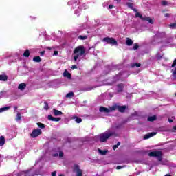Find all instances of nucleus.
Returning a JSON list of instances; mask_svg holds the SVG:
<instances>
[{"label":"nucleus","instance_id":"nucleus-1","mask_svg":"<svg viewBox=\"0 0 176 176\" xmlns=\"http://www.w3.org/2000/svg\"><path fill=\"white\" fill-rule=\"evenodd\" d=\"M86 54V48L83 45L77 46L73 52L74 60L76 61L79 58V57H82V56H85Z\"/></svg>","mask_w":176,"mask_h":176},{"label":"nucleus","instance_id":"nucleus-2","mask_svg":"<svg viewBox=\"0 0 176 176\" xmlns=\"http://www.w3.org/2000/svg\"><path fill=\"white\" fill-rule=\"evenodd\" d=\"M118 137V135L115 132H104L100 135V142H105L109 137Z\"/></svg>","mask_w":176,"mask_h":176},{"label":"nucleus","instance_id":"nucleus-3","mask_svg":"<svg viewBox=\"0 0 176 176\" xmlns=\"http://www.w3.org/2000/svg\"><path fill=\"white\" fill-rule=\"evenodd\" d=\"M148 156L150 157H157L159 162H162V156H163V153L160 151H152L148 153Z\"/></svg>","mask_w":176,"mask_h":176},{"label":"nucleus","instance_id":"nucleus-4","mask_svg":"<svg viewBox=\"0 0 176 176\" xmlns=\"http://www.w3.org/2000/svg\"><path fill=\"white\" fill-rule=\"evenodd\" d=\"M103 42H107L109 45H118V41L113 37H105Z\"/></svg>","mask_w":176,"mask_h":176},{"label":"nucleus","instance_id":"nucleus-5","mask_svg":"<svg viewBox=\"0 0 176 176\" xmlns=\"http://www.w3.org/2000/svg\"><path fill=\"white\" fill-rule=\"evenodd\" d=\"M73 171L76 173V176H83V170H82L80 168L79 165H78V164L74 165V167L73 168Z\"/></svg>","mask_w":176,"mask_h":176},{"label":"nucleus","instance_id":"nucleus-6","mask_svg":"<svg viewBox=\"0 0 176 176\" xmlns=\"http://www.w3.org/2000/svg\"><path fill=\"white\" fill-rule=\"evenodd\" d=\"M41 134H42V130L37 129L32 131L30 136L32 138H36V137H38V135H41Z\"/></svg>","mask_w":176,"mask_h":176},{"label":"nucleus","instance_id":"nucleus-7","mask_svg":"<svg viewBox=\"0 0 176 176\" xmlns=\"http://www.w3.org/2000/svg\"><path fill=\"white\" fill-rule=\"evenodd\" d=\"M48 120H50L51 122H60L61 120V118H55L53 117L52 115H49L47 117Z\"/></svg>","mask_w":176,"mask_h":176},{"label":"nucleus","instance_id":"nucleus-8","mask_svg":"<svg viewBox=\"0 0 176 176\" xmlns=\"http://www.w3.org/2000/svg\"><path fill=\"white\" fill-rule=\"evenodd\" d=\"M117 91L118 93H122L124 89V84L123 83H120L117 85Z\"/></svg>","mask_w":176,"mask_h":176},{"label":"nucleus","instance_id":"nucleus-9","mask_svg":"<svg viewBox=\"0 0 176 176\" xmlns=\"http://www.w3.org/2000/svg\"><path fill=\"white\" fill-rule=\"evenodd\" d=\"M99 111L103 113H109V112H111L109 109L102 106L100 107Z\"/></svg>","mask_w":176,"mask_h":176},{"label":"nucleus","instance_id":"nucleus-10","mask_svg":"<svg viewBox=\"0 0 176 176\" xmlns=\"http://www.w3.org/2000/svg\"><path fill=\"white\" fill-rule=\"evenodd\" d=\"M126 6H128V8H129V9H131L132 10H133V12H138V10L136 8H134V3L127 2L126 3Z\"/></svg>","mask_w":176,"mask_h":176},{"label":"nucleus","instance_id":"nucleus-11","mask_svg":"<svg viewBox=\"0 0 176 176\" xmlns=\"http://www.w3.org/2000/svg\"><path fill=\"white\" fill-rule=\"evenodd\" d=\"M143 21H148L150 24H153V20L149 16H143Z\"/></svg>","mask_w":176,"mask_h":176},{"label":"nucleus","instance_id":"nucleus-12","mask_svg":"<svg viewBox=\"0 0 176 176\" xmlns=\"http://www.w3.org/2000/svg\"><path fill=\"white\" fill-rule=\"evenodd\" d=\"M156 134H157L156 132H151L150 133H148L144 135V140H148V139L151 138V137L156 135Z\"/></svg>","mask_w":176,"mask_h":176},{"label":"nucleus","instance_id":"nucleus-13","mask_svg":"<svg viewBox=\"0 0 176 176\" xmlns=\"http://www.w3.org/2000/svg\"><path fill=\"white\" fill-rule=\"evenodd\" d=\"M8 77L6 74H0V80L1 82H7Z\"/></svg>","mask_w":176,"mask_h":176},{"label":"nucleus","instance_id":"nucleus-14","mask_svg":"<svg viewBox=\"0 0 176 176\" xmlns=\"http://www.w3.org/2000/svg\"><path fill=\"white\" fill-rule=\"evenodd\" d=\"M127 109V106L124 105V106H118V111L119 112H121V113H124V111Z\"/></svg>","mask_w":176,"mask_h":176},{"label":"nucleus","instance_id":"nucleus-15","mask_svg":"<svg viewBox=\"0 0 176 176\" xmlns=\"http://www.w3.org/2000/svg\"><path fill=\"white\" fill-rule=\"evenodd\" d=\"M63 76L65 78H67L68 79H71V78L72 77V76L71 75V74L69 72H68L67 71V69L65 70L64 73H63Z\"/></svg>","mask_w":176,"mask_h":176},{"label":"nucleus","instance_id":"nucleus-16","mask_svg":"<svg viewBox=\"0 0 176 176\" xmlns=\"http://www.w3.org/2000/svg\"><path fill=\"white\" fill-rule=\"evenodd\" d=\"M53 112H54V116H60L63 115L62 111H60L56 109H53Z\"/></svg>","mask_w":176,"mask_h":176},{"label":"nucleus","instance_id":"nucleus-17","mask_svg":"<svg viewBox=\"0 0 176 176\" xmlns=\"http://www.w3.org/2000/svg\"><path fill=\"white\" fill-rule=\"evenodd\" d=\"M25 87H27V84H25L24 82L19 84L18 86L19 90H24V89H25Z\"/></svg>","mask_w":176,"mask_h":176},{"label":"nucleus","instance_id":"nucleus-18","mask_svg":"<svg viewBox=\"0 0 176 176\" xmlns=\"http://www.w3.org/2000/svg\"><path fill=\"white\" fill-rule=\"evenodd\" d=\"M33 61H34V63H41L42 58H41V56H36L33 58Z\"/></svg>","mask_w":176,"mask_h":176},{"label":"nucleus","instance_id":"nucleus-19","mask_svg":"<svg viewBox=\"0 0 176 176\" xmlns=\"http://www.w3.org/2000/svg\"><path fill=\"white\" fill-rule=\"evenodd\" d=\"M5 145V136L0 137V146H3Z\"/></svg>","mask_w":176,"mask_h":176},{"label":"nucleus","instance_id":"nucleus-20","mask_svg":"<svg viewBox=\"0 0 176 176\" xmlns=\"http://www.w3.org/2000/svg\"><path fill=\"white\" fill-rule=\"evenodd\" d=\"M126 43L127 46H131V45H133V40H131L130 38H126Z\"/></svg>","mask_w":176,"mask_h":176},{"label":"nucleus","instance_id":"nucleus-21","mask_svg":"<svg viewBox=\"0 0 176 176\" xmlns=\"http://www.w3.org/2000/svg\"><path fill=\"white\" fill-rule=\"evenodd\" d=\"M157 117L156 116H150L148 118L147 120L148 122H155V120H156Z\"/></svg>","mask_w":176,"mask_h":176},{"label":"nucleus","instance_id":"nucleus-22","mask_svg":"<svg viewBox=\"0 0 176 176\" xmlns=\"http://www.w3.org/2000/svg\"><path fill=\"white\" fill-rule=\"evenodd\" d=\"M9 109H10V107H1V108H0V113L5 112L6 111H9Z\"/></svg>","mask_w":176,"mask_h":176},{"label":"nucleus","instance_id":"nucleus-23","mask_svg":"<svg viewBox=\"0 0 176 176\" xmlns=\"http://www.w3.org/2000/svg\"><path fill=\"white\" fill-rule=\"evenodd\" d=\"M135 12V17H139V19H141V20L144 19V16H142V15L140 12H138V11Z\"/></svg>","mask_w":176,"mask_h":176},{"label":"nucleus","instance_id":"nucleus-24","mask_svg":"<svg viewBox=\"0 0 176 176\" xmlns=\"http://www.w3.org/2000/svg\"><path fill=\"white\" fill-rule=\"evenodd\" d=\"M78 39H80V41H86V39H87V36L80 35V36H78Z\"/></svg>","mask_w":176,"mask_h":176},{"label":"nucleus","instance_id":"nucleus-25","mask_svg":"<svg viewBox=\"0 0 176 176\" xmlns=\"http://www.w3.org/2000/svg\"><path fill=\"white\" fill-rule=\"evenodd\" d=\"M24 57H30V50H26L23 53Z\"/></svg>","mask_w":176,"mask_h":176},{"label":"nucleus","instance_id":"nucleus-26","mask_svg":"<svg viewBox=\"0 0 176 176\" xmlns=\"http://www.w3.org/2000/svg\"><path fill=\"white\" fill-rule=\"evenodd\" d=\"M156 58L157 61H159L160 60H162V58H163V55L160 54V53H157L156 54Z\"/></svg>","mask_w":176,"mask_h":176},{"label":"nucleus","instance_id":"nucleus-27","mask_svg":"<svg viewBox=\"0 0 176 176\" xmlns=\"http://www.w3.org/2000/svg\"><path fill=\"white\" fill-rule=\"evenodd\" d=\"M74 92H69L68 94H67V95H66V97L67 98H71V97H74Z\"/></svg>","mask_w":176,"mask_h":176},{"label":"nucleus","instance_id":"nucleus-28","mask_svg":"<svg viewBox=\"0 0 176 176\" xmlns=\"http://www.w3.org/2000/svg\"><path fill=\"white\" fill-rule=\"evenodd\" d=\"M44 109L45 111L49 110V103L47 102H44Z\"/></svg>","mask_w":176,"mask_h":176},{"label":"nucleus","instance_id":"nucleus-29","mask_svg":"<svg viewBox=\"0 0 176 176\" xmlns=\"http://www.w3.org/2000/svg\"><path fill=\"white\" fill-rule=\"evenodd\" d=\"M16 120H17V121L21 120V113H20V112L17 113Z\"/></svg>","mask_w":176,"mask_h":176},{"label":"nucleus","instance_id":"nucleus-30","mask_svg":"<svg viewBox=\"0 0 176 176\" xmlns=\"http://www.w3.org/2000/svg\"><path fill=\"white\" fill-rule=\"evenodd\" d=\"M75 122H76V123H82V118H79V117H75Z\"/></svg>","mask_w":176,"mask_h":176},{"label":"nucleus","instance_id":"nucleus-31","mask_svg":"<svg viewBox=\"0 0 176 176\" xmlns=\"http://www.w3.org/2000/svg\"><path fill=\"white\" fill-rule=\"evenodd\" d=\"M120 145V142H118L116 145L113 146V151H116V149L119 148Z\"/></svg>","mask_w":176,"mask_h":176},{"label":"nucleus","instance_id":"nucleus-32","mask_svg":"<svg viewBox=\"0 0 176 176\" xmlns=\"http://www.w3.org/2000/svg\"><path fill=\"white\" fill-rule=\"evenodd\" d=\"M98 152L100 153V155H107V153L108 152V151H102L101 149H98Z\"/></svg>","mask_w":176,"mask_h":176},{"label":"nucleus","instance_id":"nucleus-33","mask_svg":"<svg viewBox=\"0 0 176 176\" xmlns=\"http://www.w3.org/2000/svg\"><path fill=\"white\" fill-rule=\"evenodd\" d=\"M134 67H137L138 68L141 67V63H135L132 65V68H134Z\"/></svg>","mask_w":176,"mask_h":176},{"label":"nucleus","instance_id":"nucleus-34","mask_svg":"<svg viewBox=\"0 0 176 176\" xmlns=\"http://www.w3.org/2000/svg\"><path fill=\"white\" fill-rule=\"evenodd\" d=\"M119 109V106L118 105H113L111 107V111H116V109Z\"/></svg>","mask_w":176,"mask_h":176},{"label":"nucleus","instance_id":"nucleus-35","mask_svg":"<svg viewBox=\"0 0 176 176\" xmlns=\"http://www.w3.org/2000/svg\"><path fill=\"white\" fill-rule=\"evenodd\" d=\"M37 126L40 127V129H45V125L43 123L38 122Z\"/></svg>","mask_w":176,"mask_h":176},{"label":"nucleus","instance_id":"nucleus-36","mask_svg":"<svg viewBox=\"0 0 176 176\" xmlns=\"http://www.w3.org/2000/svg\"><path fill=\"white\" fill-rule=\"evenodd\" d=\"M140 47V45H138V44L135 43L133 45V50H137V49H138Z\"/></svg>","mask_w":176,"mask_h":176},{"label":"nucleus","instance_id":"nucleus-37","mask_svg":"<svg viewBox=\"0 0 176 176\" xmlns=\"http://www.w3.org/2000/svg\"><path fill=\"white\" fill-rule=\"evenodd\" d=\"M59 157H64V152L63 151L59 152Z\"/></svg>","mask_w":176,"mask_h":176},{"label":"nucleus","instance_id":"nucleus-38","mask_svg":"<svg viewBox=\"0 0 176 176\" xmlns=\"http://www.w3.org/2000/svg\"><path fill=\"white\" fill-rule=\"evenodd\" d=\"M122 168H124V166H118L116 167V170H122Z\"/></svg>","mask_w":176,"mask_h":176},{"label":"nucleus","instance_id":"nucleus-39","mask_svg":"<svg viewBox=\"0 0 176 176\" xmlns=\"http://www.w3.org/2000/svg\"><path fill=\"white\" fill-rule=\"evenodd\" d=\"M175 65H176V59H175V60H173V63L171 67H172L173 68H174V67H175Z\"/></svg>","mask_w":176,"mask_h":176},{"label":"nucleus","instance_id":"nucleus-40","mask_svg":"<svg viewBox=\"0 0 176 176\" xmlns=\"http://www.w3.org/2000/svg\"><path fill=\"white\" fill-rule=\"evenodd\" d=\"M72 69H78V66L76 65H73L72 67Z\"/></svg>","mask_w":176,"mask_h":176},{"label":"nucleus","instance_id":"nucleus-41","mask_svg":"<svg viewBox=\"0 0 176 176\" xmlns=\"http://www.w3.org/2000/svg\"><path fill=\"white\" fill-rule=\"evenodd\" d=\"M170 16H171V14H170V13L164 14V17H170Z\"/></svg>","mask_w":176,"mask_h":176},{"label":"nucleus","instance_id":"nucleus-42","mask_svg":"<svg viewBox=\"0 0 176 176\" xmlns=\"http://www.w3.org/2000/svg\"><path fill=\"white\" fill-rule=\"evenodd\" d=\"M52 176H57V171H54L52 173Z\"/></svg>","mask_w":176,"mask_h":176},{"label":"nucleus","instance_id":"nucleus-43","mask_svg":"<svg viewBox=\"0 0 176 176\" xmlns=\"http://www.w3.org/2000/svg\"><path fill=\"white\" fill-rule=\"evenodd\" d=\"M173 76L175 78H176V67H175V70H174L173 72Z\"/></svg>","mask_w":176,"mask_h":176},{"label":"nucleus","instance_id":"nucleus-44","mask_svg":"<svg viewBox=\"0 0 176 176\" xmlns=\"http://www.w3.org/2000/svg\"><path fill=\"white\" fill-rule=\"evenodd\" d=\"M167 3H168L167 1H162V5H163L164 6H166V5H167Z\"/></svg>","mask_w":176,"mask_h":176},{"label":"nucleus","instance_id":"nucleus-45","mask_svg":"<svg viewBox=\"0 0 176 176\" xmlns=\"http://www.w3.org/2000/svg\"><path fill=\"white\" fill-rule=\"evenodd\" d=\"M58 54V51L54 52V56H57Z\"/></svg>","mask_w":176,"mask_h":176},{"label":"nucleus","instance_id":"nucleus-46","mask_svg":"<svg viewBox=\"0 0 176 176\" xmlns=\"http://www.w3.org/2000/svg\"><path fill=\"white\" fill-rule=\"evenodd\" d=\"M58 156V153L53 154V157H57Z\"/></svg>","mask_w":176,"mask_h":176},{"label":"nucleus","instance_id":"nucleus-47","mask_svg":"<svg viewBox=\"0 0 176 176\" xmlns=\"http://www.w3.org/2000/svg\"><path fill=\"white\" fill-rule=\"evenodd\" d=\"M109 9H113V5H109Z\"/></svg>","mask_w":176,"mask_h":176},{"label":"nucleus","instance_id":"nucleus-48","mask_svg":"<svg viewBox=\"0 0 176 176\" xmlns=\"http://www.w3.org/2000/svg\"><path fill=\"white\" fill-rule=\"evenodd\" d=\"M45 55V51H42L41 52V56H44Z\"/></svg>","mask_w":176,"mask_h":176},{"label":"nucleus","instance_id":"nucleus-49","mask_svg":"<svg viewBox=\"0 0 176 176\" xmlns=\"http://www.w3.org/2000/svg\"><path fill=\"white\" fill-rule=\"evenodd\" d=\"M46 49H47V50H52V47H46Z\"/></svg>","mask_w":176,"mask_h":176},{"label":"nucleus","instance_id":"nucleus-50","mask_svg":"<svg viewBox=\"0 0 176 176\" xmlns=\"http://www.w3.org/2000/svg\"><path fill=\"white\" fill-rule=\"evenodd\" d=\"M168 122H169V123H173V122H174V121L171 119H168Z\"/></svg>","mask_w":176,"mask_h":176},{"label":"nucleus","instance_id":"nucleus-51","mask_svg":"<svg viewBox=\"0 0 176 176\" xmlns=\"http://www.w3.org/2000/svg\"><path fill=\"white\" fill-rule=\"evenodd\" d=\"M0 96H1V97H2V96H3V91H0Z\"/></svg>","mask_w":176,"mask_h":176},{"label":"nucleus","instance_id":"nucleus-52","mask_svg":"<svg viewBox=\"0 0 176 176\" xmlns=\"http://www.w3.org/2000/svg\"><path fill=\"white\" fill-rule=\"evenodd\" d=\"M17 108H18L17 106L14 107V109L15 111L17 110Z\"/></svg>","mask_w":176,"mask_h":176},{"label":"nucleus","instance_id":"nucleus-53","mask_svg":"<svg viewBox=\"0 0 176 176\" xmlns=\"http://www.w3.org/2000/svg\"><path fill=\"white\" fill-rule=\"evenodd\" d=\"M164 176H173V175H170V174H166V175H165Z\"/></svg>","mask_w":176,"mask_h":176},{"label":"nucleus","instance_id":"nucleus-54","mask_svg":"<svg viewBox=\"0 0 176 176\" xmlns=\"http://www.w3.org/2000/svg\"><path fill=\"white\" fill-rule=\"evenodd\" d=\"M173 129H175L176 131V126H173Z\"/></svg>","mask_w":176,"mask_h":176},{"label":"nucleus","instance_id":"nucleus-55","mask_svg":"<svg viewBox=\"0 0 176 176\" xmlns=\"http://www.w3.org/2000/svg\"><path fill=\"white\" fill-rule=\"evenodd\" d=\"M1 157H2V155L0 154V159H1Z\"/></svg>","mask_w":176,"mask_h":176},{"label":"nucleus","instance_id":"nucleus-56","mask_svg":"<svg viewBox=\"0 0 176 176\" xmlns=\"http://www.w3.org/2000/svg\"><path fill=\"white\" fill-rule=\"evenodd\" d=\"M58 176H64V175H58Z\"/></svg>","mask_w":176,"mask_h":176}]
</instances>
